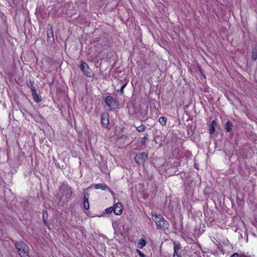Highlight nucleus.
I'll return each instance as SVG.
<instances>
[{"instance_id":"8","label":"nucleus","mask_w":257,"mask_h":257,"mask_svg":"<svg viewBox=\"0 0 257 257\" xmlns=\"http://www.w3.org/2000/svg\"><path fill=\"white\" fill-rule=\"evenodd\" d=\"M101 123L102 125L106 127L109 123L108 115L107 113H103L101 116Z\"/></svg>"},{"instance_id":"7","label":"nucleus","mask_w":257,"mask_h":257,"mask_svg":"<svg viewBox=\"0 0 257 257\" xmlns=\"http://www.w3.org/2000/svg\"><path fill=\"white\" fill-rule=\"evenodd\" d=\"M148 155L145 152L137 154L135 157V161L139 165L143 164L148 159Z\"/></svg>"},{"instance_id":"9","label":"nucleus","mask_w":257,"mask_h":257,"mask_svg":"<svg viewBox=\"0 0 257 257\" xmlns=\"http://www.w3.org/2000/svg\"><path fill=\"white\" fill-rule=\"evenodd\" d=\"M32 95L33 96V100L35 102L37 103H39L41 101V97L40 95L38 94V93L36 91V90L33 89V91L32 92Z\"/></svg>"},{"instance_id":"28","label":"nucleus","mask_w":257,"mask_h":257,"mask_svg":"<svg viewBox=\"0 0 257 257\" xmlns=\"http://www.w3.org/2000/svg\"><path fill=\"white\" fill-rule=\"evenodd\" d=\"M138 252L140 256H141V257H145V254L143 253H142L141 251L138 250Z\"/></svg>"},{"instance_id":"22","label":"nucleus","mask_w":257,"mask_h":257,"mask_svg":"<svg viewBox=\"0 0 257 257\" xmlns=\"http://www.w3.org/2000/svg\"><path fill=\"white\" fill-rule=\"evenodd\" d=\"M230 257H244L243 253L234 252Z\"/></svg>"},{"instance_id":"21","label":"nucleus","mask_w":257,"mask_h":257,"mask_svg":"<svg viewBox=\"0 0 257 257\" xmlns=\"http://www.w3.org/2000/svg\"><path fill=\"white\" fill-rule=\"evenodd\" d=\"M89 196V194L88 192H84V196H83V202H89V201H88Z\"/></svg>"},{"instance_id":"12","label":"nucleus","mask_w":257,"mask_h":257,"mask_svg":"<svg viewBox=\"0 0 257 257\" xmlns=\"http://www.w3.org/2000/svg\"><path fill=\"white\" fill-rule=\"evenodd\" d=\"M251 59L253 61L257 59V45H255L252 49Z\"/></svg>"},{"instance_id":"18","label":"nucleus","mask_w":257,"mask_h":257,"mask_svg":"<svg viewBox=\"0 0 257 257\" xmlns=\"http://www.w3.org/2000/svg\"><path fill=\"white\" fill-rule=\"evenodd\" d=\"M167 117L165 116H161L159 119V121L162 126H164L166 124Z\"/></svg>"},{"instance_id":"14","label":"nucleus","mask_w":257,"mask_h":257,"mask_svg":"<svg viewBox=\"0 0 257 257\" xmlns=\"http://www.w3.org/2000/svg\"><path fill=\"white\" fill-rule=\"evenodd\" d=\"M95 189L104 190L106 189L107 186L103 184H96L94 185Z\"/></svg>"},{"instance_id":"2","label":"nucleus","mask_w":257,"mask_h":257,"mask_svg":"<svg viewBox=\"0 0 257 257\" xmlns=\"http://www.w3.org/2000/svg\"><path fill=\"white\" fill-rule=\"evenodd\" d=\"M151 217L156 223L158 229L165 230L169 228L170 224L162 215L152 213Z\"/></svg>"},{"instance_id":"27","label":"nucleus","mask_w":257,"mask_h":257,"mask_svg":"<svg viewBox=\"0 0 257 257\" xmlns=\"http://www.w3.org/2000/svg\"><path fill=\"white\" fill-rule=\"evenodd\" d=\"M106 189H108V190L109 191V192L112 194V195H114V192L111 189H110L109 188L107 187L106 188Z\"/></svg>"},{"instance_id":"20","label":"nucleus","mask_w":257,"mask_h":257,"mask_svg":"<svg viewBox=\"0 0 257 257\" xmlns=\"http://www.w3.org/2000/svg\"><path fill=\"white\" fill-rule=\"evenodd\" d=\"M146 126L145 125L142 124L136 127L137 130L139 132H143L145 131Z\"/></svg>"},{"instance_id":"29","label":"nucleus","mask_w":257,"mask_h":257,"mask_svg":"<svg viewBox=\"0 0 257 257\" xmlns=\"http://www.w3.org/2000/svg\"><path fill=\"white\" fill-rule=\"evenodd\" d=\"M137 117H139V115L138 114H136Z\"/></svg>"},{"instance_id":"16","label":"nucleus","mask_w":257,"mask_h":257,"mask_svg":"<svg viewBox=\"0 0 257 257\" xmlns=\"http://www.w3.org/2000/svg\"><path fill=\"white\" fill-rule=\"evenodd\" d=\"M181 248V245L180 243H174V253H179L178 251Z\"/></svg>"},{"instance_id":"1","label":"nucleus","mask_w":257,"mask_h":257,"mask_svg":"<svg viewBox=\"0 0 257 257\" xmlns=\"http://www.w3.org/2000/svg\"><path fill=\"white\" fill-rule=\"evenodd\" d=\"M60 190L62 194L60 196L59 201L68 202L73 194L72 188L66 182H63L60 187Z\"/></svg>"},{"instance_id":"11","label":"nucleus","mask_w":257,"mask_h":257,"mask_svg":"<svg viewBox=\"0 0 257 257\" xmlns=\"http://www.w3.org/2000/svg\"><path fill=\"white\" fill-rule=\"evenodd\" d=\"M216 125V122L215 120H212L210 124L209 133L210 135L214 134L215 131V126Z\"/></svg>"},{"instance_id":"13","label":"nucleus","mask_w":257,"mask_h":257,"mask_svg":"<svg viewBox=\"0 0 257 257\" xmlns=\"http://www.w3.org/2000/svg\"><path fill=\"white\" fill-rule=\"evenodd\" d=\"M146 244V241L145 239L141 238L138 241V247L139 248H143Z\"/></svg>"},{"instance_id":"10","label":"nucleus","mask_w":257,"mask_h":257,"mask_svg":"<svg viewBox=\"0 0 257 257\" xmlns=\"http://www.w3.org/2000/svg\"><path fill=\"white\" fill-rule=\"evenodd\" d=\"M233 124L230 121H227L225 124V129L228 133L232 131Z\"/></svg>"},{"instance_id":"24","label":"nucleus","mask_w":257,"mask_h":257,"mask_svg":"<svg viewBox=\"0 0 257 257\" xmlns=\"http://www.w3.org/2000/svg\"><path fill=\"white\" fill-rule=\"evenodd\" d=\"M83 206L85 209L88 210L89 208V203L83 202Z\"/></svg>"},{"instance_id":"6","label":"nucleus","mask_w":257,"mask_h":257,"mask_svg":"<svg viewBox=\"0 0 257 257\" xmlns=\"http://www.w3.org/2000/svg\"><path fill=\"white\" fill-rule=\"evenodd\" d=\"M104 102L109 107L114 109L118 106V102L110 95L106 96L104 98Z\"/></svg>"},{"instance_id":"19","label":"nucleus","mask_w":257,"mask_h":257,"mask_svg":"<svg viewBox=\"0 0 257 257\" xmlns=\"http://www.w3.org/2000/svg\"><path fill=\"white\" fill-rule=\"evenodd\" d=\"M27 85L28 87L31 89L32 92L33 91V89L36 90V88L33 86V81L32 80H29V82L27 83Z\"/></svg>"},{"instance_id":"25","label":"nucleus","mask_w":257,"mask_h":257,"mask_svg":"<svg viewBox=\"0 0 257 257\" xmlns=\"http://www.w3.org/2000/svg\"><path fill=\"white\" fill-rule=\"evenodd\" d=\"M126 83H125L124 84L122 85L121 86V88H120L119 90H118V91H119L121 93V94H123V89L125 88V87L126 86Z\"/></svg>"},{"instance_id":"23","label":"nucleus","mask_w":257,"mask_h":257,"mask_svg":"<svg viewBox=\"0 0 257 257\" xmlns=\"http://www.w3.org/2000/svg\"><path fill=\"white\" fill-rule=\"evenodd\" d=\"M47 37L48 38L53 37V32L52 29L49 31V32H47Z\"/></svg>"},{"instance_id":"4","label":"nucleus","mask_w":257,"mask_h":257,"mask_svg":"<svg viewBox=\"0 0 257 257\" xmlns=\"http://www.w3.org/2000/svg\"><path fill=\"white\" fill-rule=\"evenodd\" d=\"M105 211L107 214H110L113 212L114 214L119 215L122 212V204L119 202L115 203L113 207L106 208Z\"/></svg>"},{"instance_id":"17","label":"nucleus","mask_w":257,"mask_h":257,"mask_svg":"<svg viewBox=\"0 0 257 257\" xmlns=\"http://www.w3.org/2000/svg\"><path fill=\"white\" fill-rule=\"evenodd\" d=\"M148 134L147 133L145 134L144 137L139 138L141 139L140 142L142 145L145 147H146V142L148 137Z\"/></svg>"},{"instance_id":"15","label":"nucleus","mask_w":257,"mask_h":257,"mask_svg":"<svg viewBox=\"0 0 257 257\" xmlns=\"http://www.w3.org/2000/svg\"><path fill=\"white\" fill-rule=\"evenodd\" d=\"M47 215H48V214H47V211H44L43 214V221L44 224L46 226L49 227V223L47 221Z\"/></svg>"},{"instance_id":"5","label":"nucleus","mask_w":257,"mask_h":257,"mask_svg":"<svg viewBox=\"0 0 257 257\" xmlns=\"http://www.w3.org/2000/svg\"><path fill=\"white\" fill-rule=\"evenodd\" d=\"M80 69L87 77H92L94 76L93 72L88 67L86 62L82 61L80 65Z\"/></svg>"},{"instance_id":"3","label":"nucleus","mask_w":257,"mask_h":257,"mask_svg":"<svg viewBox=\"0 0 257 257\" xmlns=\"http://www.w3.org/2000/svg\"><path fill=\"white\" fill-rule=\"evenodd\" d=\"M15 246L21 257H29L27 245L23 242H18L15 243Z\"/></svg>"},{"instance_id":"26","label":"nucleus","mask_w":257,"mask_h":257,"mask_svg":"<svg viewBox=\"0 0 257 257\" xmlns=\"http://www.w3.org/2000/svg\"><path fill=\"white\" fill-rule=\"evenodd\" d=\"M173 257H181L180 253H173Z\"/></svg>"}]
</instances>
